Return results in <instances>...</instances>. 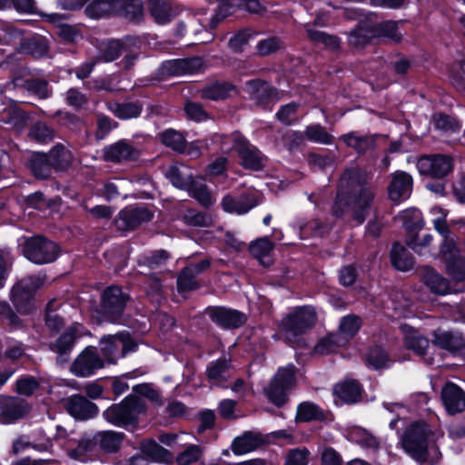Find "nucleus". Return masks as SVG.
<instances>
[{"label": "nucleus", "mask_w": 465, "mask_h": 465, "mask_svg": "<svg viewBox=\"0 0 465 465\" xmlns=\"http://www.w3.org/2000/svg\"><path fill=\"white\" fill-rule=\"evenodd\" d=\"M235 93L233 85L228 83H216L203 90V97L213 101L223 100Z\"/></svg>", "instance_id": "obj_42"}, {"label": "nucleus", "mask_w": 465, "mask_h": 465, "mask_svg": "<svg viewBox=\"0 0 465 465\" xmlns=\"http://www.w3.org/2000/svg\"><path fill=\"white\" fill-rule=\"evenodd\" d=\"M361 327V319L355 315L344 316L340 323L339 332L346 342L350 338L354 336Z\"/></svg>", "instance_id": "obj_48"}, {"label": "nucleus", "mask_w": 465, "mask_h": 465, "mask_svg": "<svg viewBox=\"0 0 465 465\" xmlns=\"http://www.w3.org/2000/svg\"><path fill=\"white\" fill-rule=\"evenodd\" d=\"M144 411V401L135 396H129L120 404H114L106 409L103 416L111 424L122 427L135 424L138 416Z\"/></svg>", "instance_id": "obj_5"}, {"label": "nucleus", "mask_w": 465, "mask_h": 465, "mask_svg": "<svg viewBox=\"0 0 465 465\" xmlns=\"http://www.w3.org/2000/svg\"><path fill=\"white\" fill-rule=\"evenodd\" d=\"M153 213L143 205L129 206L122 210L115 220V226L120 231H130L143 223L151 221Z\"/></svg>", "instance_id": "obj_14"}, {"label": "nucleus", "mask_w": 465, "mask_h": 465, "mask_svg": "<svg viewBox=\"0 0 465 465\" xmlns=\"http://www.w3.org/2000/svg\"><path fill=\"white\" fill-rule=\"evenodd\" d=\"M305 136L308 140L322 144L332 143V136L320 124L308 126L305 131Z\"/></svg>", "instance_id": "obj_54"}, {"label": "nucleus", "mask_w": 465, "mask_h": 465, "mask_svg": "<svg viewBox=\"0 0 465 465\" xmlns=\"http://www.w3.org/2000/svg\"><path fill=\"white\" fill-rule=\"evenodd\" d=\"M165 176L173 186L184 190H186L193 181L189 167L183 163H176L170 166L165 173Z\"/></svg>", "instance_id": "obj_32"}, {"label": "nucleus", "mask_w": 465, "mask_h": 465, "mask_svg": "<svg viewBox=\"0 0 465 465\" xmlns=\"http://www.w3.org/2000/svg\"><path fill=\"white\" fill-rule=\"evenodd\" d=\"M420 174L433 178H443L453 169V160L445 154L425 155L417 162Z\"/></svg>", "instance_id": "obj_11"}, {"label": "nucleus", "mask_w": 465, "mask_h": 465, "mask_svg": "<svg viewBox=\"0 0 465 465\" xmlns=\"http://www.w3.org/2000/svg\"><path fill=\"white\" fill-rule=\"evenodd\" d=\"M321 417V410L312 402H302L298 406L296 419L300 421H309Z\"/></svg>", "instance_id": "obj_55"}, {"label": "nucleus", "mask_w": 465, "mask_h": 465, "mask_svg": "<svg viewBox=\"0 0 465 465\" xmlns=\"http://www.w3.org/2000/svg\"><path fill=\"white\" fill-rule=\"evenodd\" d=\"M421 280L423 283L434 293L445 295L451 292L449 282L433 269H423Z\"/></svg>", "instance_id": "obj_31"}, {"label": "nucleus", "mask_w": 465, "mask_h": 465, "mask_svg": "<svg viewBox=\"0 0 465 465\" xmlns=\"http://www.w3.org/2000/svg\"><path fill=\"white\" fill-rule=\"evenodd\" d=\"M257 204L258 202L253 193H244L239 196L227 194L222 200V207L224 212L238 215L248 213Z\"/></svg>", "instance_id": "obj_22"}, {"label": "nucleus", "mask_w": 465, "mask_h": 465, "mask_svg": "<svg viewBox=\"0 0 465 465\" xmlns=\"http://www.w3.org/2000/svg\"><path fill=\"white\" fill-rule=\"evenodd\" d=\"M143 453L153 461H166L171 458L170 452L153 440L142 444Z\"/></svg>", "instance_id": "obj_46"}, {"label": "nucleus", "mask_w": 465, "mask_h": 465, "mask_svg": "<svg viewBox=\"0 0 465 465\" xmlns=\"http://www.w3.org/2000/svg\"><path fill=\"white\" fill-rule=\"evenodd\" d=\"M262 434L254 431H245L236 437L232 442V450L235 455H244L255 450L264 443Z\"/></svg>", "instance_id": "obj_24"}, {"label": "nucleus", "mask_w": 465, "mask_h": 465, "mask_svg": "<svg viewBox=\"0 0 465 465\" xmlns=\"http://www.w3.org/2000/svg\"><path fill=\"white\" fill-rule=\"evenodd\" d=\"M48 155L49 161L55 170H65L74 161L72 152L63 144L54 146Z\"/></svg>", "instance_id": "obj_36"}, {"label": "nucleus", "mask_w": 465, "mask_h": 465, "mask_svg": "<svg viewBox=\"0 0 465 465\" xmlns=\"http://www.w3.org/2000/svg\"><path fill=\"white\" fill-rule=\"evenodd\" d=\"M430 213L432 216L431 222L434 229L443 237L440 252L446 262L447 271L454 281L461 282L465 280V259L461 256L456 242L450 235L446 222L448 212L440 206H433L430 208Z\"/></svg>", "instance_id": "obj_2"}, {"label": "nucleus", "mask_w": 465, "mask_h": 465, "mask_svg": "<svg viewBox=\"0 0 465 465\" xmlns=\"http://www.w3.org/2000/svg\"><path fill=\"white\" fill-rule=\"evenodd\" d=\"M342 140L347 145L353 147L358 152H364L371 144V142L367 137L356 135L354 133L344 134Z\"/></svg>", "instance_id": "obj_61"}, {"label": "nucleus", "mask_w": 465, "mask_h": 465, "mask_svg": "<svg viewBox=\"0 0 465 465\" xmlns=\"http://www.w3.org/2000/svg\"><path fill=\"white\" fill-rule=\"evenodd\" d=\"M67 411L77 420H88L94 417L97 407L83 396L74 395L70 397L66 402Z\"/></svg>", "instance_id": "obj_23"}, {"label": "nucleus", "mask_w": 465, "mask_h": 465, "mask_svg": "<svg viewBox=\"0 0 465 465\" xmlns=\"http://www.w3.org/2000/svg\"><path fill=\"white\" fill-rule=\"evenodd\" d=\"M211 319L225 328H238L245 322V315L226 308H215L210 311Z\"/></svg>", "instance_id": "obj_26"}, {"label": "nucleus", "mask_w": 465, "mask_h": 465, "mask_svg": "<svg viewBox=\"0 0 465 465\" xmlns=\"http://www.w3.org/2000/svg\"><path fill=\"white\" fill-rule=\"evenodd\" d=\"M366 362L373 369H381L388 367L389 358L382 348L375 347L371 349L367 354Z\"/></svg>", "instance_id": "obj_53"}, {"label": "nucleus", "mask_w": 465, "mask_h": 465, "mask_svg": "<svg viewBox=\"0 0 465 465\" xmlns=\"http://www.w3.org/2000/svg\"><path fill=\"white\" fill-rule=\"evenodd\" d=\"M138 156L139 151L125 140H120L104 149V160L113 163L132 161Z\"/></svg>", "instance_id": "obj_21"}, {"label": "nucleus", "mask_w": 465, "mask_h": 465, "mask_svg": "<svg viewBox=\"0 0 465 465\" xmlns=\"http://www.w3.org/2000/svg\"><path fill=\"white\" fill-rule=\"evenodd\" d=\"M30 136L39 143H47L54 137V132L44 123L35 124L30 130Z\"/></svg>", "instance_id": "obj_60"}, {"label": "nucleus", "mask_w": 465, "mask_h": 465, "mask_svg": "<svg viewBox=\"0 0 465 465\" xmlns=\"http://www.w3.org/2000/svg\"><path fill=\"white\" fill-rule=\"evenodd\" d=\"M77 331V326L68 328L67 331L51 345V350L57 353L61 360L64 361L65 359H63V357L72 351Z\"/></svg>", "instance_id": "obj_37"}, {"label": "nucleus", "mask_w": 465, "mask_h": 465, "mask_svg": "<svg viewBox=\"0 0 465 465\" xmlns=\"http://www.w3.org/2000/svg\"><path fill=\"white\" fill-rule=\"evenodd\" d=\"M434 127L445 134H452L460 131V124L452 117L442 114L433 116Z\"/></svg>", "instance_id": "obj_49"}, {"label": "nucleus", "mask_w": 465, "mask_h": 465, "mask_svg": "<svg viewBox=\"0 0 465 465\" xmlns=\"http://www.w3.org/2000/svg\"><path fill=\"white\" fill-rule=\"evenodd\" d=\"M251 37L252 34L248 30L241 31L230 38L228 45L233 52H242Z\"/></svg>", "instance_id": "obj_63"}, {"label": "nucleus", "mask_w": 465, "mask_h": 465, "mask_svg": "<svg viewBox=\"0 0 465 465\" xmlns=\"http://www.w3.org/2000/svg\"><path fill=\"white\" fill-rule=\"evenodd\" d=\"M221 4L216 15L211 21V26L215 27L218 21L226 17L234 7H239L252 14H261L265 10L257 0H218Z\"/></svg>", "instance_id": "obj_18"}, {"label": "nucleus", "mask_w": 465, "mask_h": 465, "mask_svg": "<svg viewBox=\"0 0 465 465\" xmlns=\"http://www.w3.org/2000/svg\"><path fill=\"white\" fill-rule=\"evenodd\" d=\"M346 343L340 334L331 333L321 339L314 347V351L317 354L324 355L333 352L338 347Z\"/></svg>", "instance_id": "obj_44"}, {"label": "nucleus", "mask_w": 465, "mask_h": 465, "mask_svg": "<svg viewBox=\"0 0 465 465\" xmlns=\"http://www.w3.org/2000/svg\"><path fill=\"white\" fill-rule=\"evenodd\" d=\"M433 342L437 346L448 351H455L461 345V341L459 336L442 331L434 332Z\"/></svg>", "instance_id": "obj_47"}, {"label": "nucleus", "mask_w": 465, "mask_h": 465, "mask_svg": "<svg viewBox=\"0 0 465 465\" xmlns=\"http://www.w3.org/2000/svg\"><path fill=\"white\" fill-rule=\"evenodd\" d=\"M209 265V261L203 260L198 264H191L185 267L177 279V286L179 292H183L198 288L199 285L195 280V277L197 274L207 269Z\"/></svg>", "instance_id": "obj_25"}, {"label": "nucleus", "mask_w": 465, "mask_h": 465, "mask_svg": "<svg viewBox=\"0 0 465 465\" xmlns=\"http://www.w3.org/2000/svg\"><path fill=\"white\" fill-rule=\"evenodd\" d=\"M273 249L272 242L268 237H262L252 242L250 252L262 265L271 263V252Z\"/></svg>", "instance_id": "obj_38"}, {"label": "nucleus", "mask_w": 465, "mask_h": 465, "mask_svg": "<svg viewBox=\"0 0 465 465\" xmlns=\"http://www.w3.org/2000/svg\"><path fill=\"white\" fill-rule=\"evenodd\" d=\"M374 37H385L394 42L401 39V35L398 31L397 23L385 21L378 23L370 18L367 22L361 24L350 33L348 41L350 45L361 46Z\"/></svg>", "instance_id": "obj_4"}, {"label": "nucleus", "mask_w": 465, "mask_h": 465, "mask_svg": "<svg viewBox=\"0 0 465 465\" xmlns=\"http://www.w3.org/2000/svg\"><path fill=\"white\" fill-rule=\"evenodd\" d=\"M452 84L458 89L465 88V62L453 64L450 71Z\"/></svg>", "instance_id": "obj_64"}, {"label": "nucleus", "mask_w": 465, "mask_h": 465, "mask_svg": "<svg viewBox=\"0 0 465 465\" xmlns=\"http://www.w3.org/2000/svg\"><path fill=\"white\" fill-rule=\"evenodd\" d=\"M161 141L166 146H169L176 151H182L184 148V137L181 133L173 129H169L162 133Z\"/></svg>", "instance_id": "obj_57"}, {"label": "nucleus", "mask_w": 465, "mask_h": 465, "mask_svg": "<svg viewBox=\"0 0 465 465\" xmlns=\"http://www.w3.org/2000/svg\"><path fill=\"white\" fill-rule=\"evenodd\" d=\"M412 177L401 171L391 174V181L388 185V194L391 201L401 203L407 200L412 192Z\"/></svg>", "instance_id": "obj_19"}, {"label": "nucleus", "mask_w": 465, "mask_h": 465, "mask_svg": "<svg viewBox=\"0 0 465 465\" xmlns=\"http://www.w3.org/2000/svg\"><path fill=\"white\" fill-rule=\"evenodd\" d=\"M110 109L115 116L124 120L137 117L142 112V106L138 103L113 104Z\"/></svg>", "instance_id": "obj_45"}, {"label": "nucleus", "mask_w": 465, "mask_h": 465, "mask_svg": "<svg viewBox=\"0 0 465 465\" xmlns=\"http://www.w3.org/2000/svg\"><path fill=\"white\" fill-rule=\"evenodd\" d=\"M151 15L157 24L164 25L176 15L172 0H148Z\"/></svg>", "instance_id": "obj_28"}, {"label": "nucleus", "mask_w": 465, "mask_h": 465, "mask_svg": "<svg viewBox=\"0 0 465 465\" xmlns=\"http://www.w3.org/2000/svg\"><path fill=\"white\" fill-rule=\"evenodd\" d=\"M118 3V13H124L130 19H139L143 15L142 0H121Z\"/></svg>", "instance_id": "obj_50"}, {"label": "nucleus", "mask_w": 465, "mask_h": 465, "mask_svg": "<svg viewBox=\"0 0 465 465\" xmlns=\"http://www.w3.org/2000/svg\"><path fill=\"white\" fill-rule=\"evenodd\" d=\"M294 366L279 369L269 387L265 390L268 399L276 406H282L287 400V391L294 384Z\"/></svg>", "instance_id": "obj_10"}, {"label": "nucleus", "mask_w": 465, "mask_h": 465, "mask_svg": "<svg viewBox=\"0 0 465 465\" xmlns=\"http://www.w3.org/2000/svg\"><path fill=\"white\" fill-rule=\"evenodd\" d=\"M137 44V37L125 36L121 39H110L99 45L98 54L95 55L99 63H110L117 59L124 52L134 48Z\"/></svg>", "instance_id": "obj_15"}, {"label": "nucleus", "mask_w": 465, "mask_h": 465, "mask_svg": "<svg viewBox=\"0 0 465 465\" xmlns=\"http://www.w3.org/2000/svg\"><path fill=\"white\" fill-rule=\"evenodd\" d=\"M309 451L306 449H293L286 455L285 465H307Z\"/></svg>", "instance_id": "obj_62"}, {"label": "nucleus", "mask_w": 465, "mask_h": 465, "mask_svg": "<svg viewBox=\"0 0 465 465\" xmlns=\"http://www.w3.org/2000/svg\"><path fill=\"white\" fill-rule=\"evenodd\" d=\"M42 284L37 276H29L18 282L12 289V301L20 312L30 311V302L35 290Z\"/></svg>", "instance_id": "obj_12"}, {"label": "nucleus", "mask_w": 465, "mask_h": 465, "mask_svg": "<svg viewBox=\"0 0 465 465\" xmlns=\"http://www.w3.org/2000/svg\"><path fill=\"white\" fill-rule=\"evenodd\" d=\"M210 382L216 386H223L232 374V368L225 359H219L211 362L206 370Z\"/></svg>", "instance_id": "obj_29"}, {"label": "nucleus", "mask_w": 465, "mask_h": 465, "mask_svg": "<svg viewBox=\"0 0 465 465\" xmlns=\"http://www.w3.org/2000/svg\"><path fill=\"white\" fill-rule=\"evenodd\" d=\"M367 181L368 175L359 168H351L343 173L332 210L336 217L351 211L358 224L364 222L375 196L374 187Z\"/></svg>", "instance_id": "obj_1"}, {"label": "nucleus", "mask_w": 465, "mask_h": 465, "mask_svg": "<svg viewBox=\"0 0 465 465\" xmlns=\"http://www.w3.org/2000/svg\"><path fill=\"white\" fill-rule=\"evenodd\" d=\"M189 194L202 206L208 208L215 203V197L208 190L206 184L199 181H193L186 189Z\"/></svg>", "instance_id": "obj_39"}, {"label": "nucleus", "mask_w": 465, "mask_h": 465, "mask_svg": "<svg viewBox=\"0 0 465 465\" xmlns=\"http://www.w3.org/2000/svg\"><path fill=\"white\" fill-rule=\"evenodd\" d=\"M124 434L113 430L104 431L100 434V443L107 451H115L123 441Z\"/></svg>", "instance_id": "obj_51"}, {"label": "nucleus", "mask_w": 465, "mask_h": 465, "mask_svg": "<svg viewBox=\"0 0 465 465\" xmlns=\"http://www.w3.org/2000/svg\"><path fill=\"white\" fill-rule=\"evenodd\" d=\"M104 366V360L97 355L95 349L87 347L74 361L71 371L79 377H88Z\"/></svg>", "instance_id": "obj_16"}, {"label": "nucleus", "mask_w": 465, "mask_h": 465, "mask_svg": "<svg viewBox=\"0 0 465 465\" xmlns=\"http://www.w3.org/2000/svg\"><path fill=\"white\" fill-rule=\"evenodd\" d=\"M24 255L36 264L49 263L56 260L59 248L56 243L36 236L27 239L23 248Z\"/></svg>", "instance_id": "obj_8"}, {"label": "nucleus", "mask_w": 465, "mask_h": 465, "mask_svg": "<svg viewBox=\"0 0 465 465\" xmlns=\"http://www.w3.org/2000/svg\"><path fill=\"white\" fill-rule=\"evenodd\" d=\"M316 322V312L313 307L306 306L295 309L282 322V328L289 340L311 329Z\"/></svg>", "instance_id": "obj_9"}, {"label": "nucleus", "mask_w": 465, "mask_h": 465, "mask_svg": "<svg viewBox=\"0 0 465 465\" xmlns=\"http://www.w3.org/2000/svg\"><path fill=\"white\" fill-rule=\"evenodd\" d=\"M104 364L114 363L128 352L135 351L137 345L128 333L107 335L100 341Z\"/></svg>", "instance_id": "obj_7"}, {"label": "nucleus", "mask_w": 465, "mask_h": 465, "mask_svg": "<svg viewBox=\"0 0 465 465\" xmlns=\"http://www.w3.org/2000/svg\"><path fill=\"white\" fill-rule=\"evenodd\" d=\"M405 346L419 355H423L429 346L428 340L418 331L406 324L401 325Z\"/></svg>", "instance_id": "obj_34"}, {"label": "nucleus", "mask_w": 465, "mask_h": 465, "mask_svg": "<svg viewBox=\"0 0 465 465\" xmlns=\"http://www.w3.org/2000/svg\"><path fill=\"white\" fill-rule=\"evenodd\" d=\"M333 394L341 402L354 403L361 400V388L356 381H344L334 386Z\"/></svg>", "instance_id": "obj_30"}, {"label": "nucleus", "mask_w": 465, "mask_h": 465, "mask_svg": "<svg viewBox=\"0 0 465 465\" xmlns=\"http://www.w3.org/2000/svg\"><path fill=\"white\" fill-rule=\"evenodd\" d=\"M308 37L314 43H322L325 46L335 49L339 46V41L335 36L327 35L322 31L312 28L307 29Z\"/></svg>", "instance_id": "obj_59"}, {"label": "nucleus", "mask_w": 465, "mask_h": 465, "mask_svg": "<svg viewBox=\"0 0 465 465\" xmlns=\"http://www.w3.org/2000/svg\"><path fill=\"white\" fill-rule=\"evenodd\" d=\"M213 143H218L223 151H235L238 154L241 165L245 169L258 171L263 167V155L241 134L233 133L229 136L216 134L213 136Z\"/></svg>", "instance_id": "obj_3"}, {"label": "nucleus", "mask_w": 465, "mask_h": 465, "mask_svg": "<svg viewBox=\"0 0 465 465\" xmlns=\"http://www.w3.org/2000/svg\"><path fill=\"white\" fill-rule=\"evenodd\" d=\"M349 440L357 443L361 447L375 450L379 447L378 440L368 430L361 427L351 428L346 434Z\"/></svg>", "instance_id": "obj_35"}, {"label": "nucleus", "mask_w": 465, "mask_h": 465, "mask_svg": "<svg viewBox=\"0 0 465 465\" xmlns=\"http://www.w3.org/2000/svg\"><path fill=\"white\" fill-rule=\"evenodd\" d=\"M430 430L425 423H413L405 430L401 439L404 450L417 461L427 458Z\"/></svg>", "instance_id": "obj_6"}, {"label": "nucleus", "mask_w": 465, "mask_h": 465, "mask_svg": "<svg viewBox=\"0 0 465 465\" xmlns=\"http://www.w3.org/2000/svg\"><path fill=\"white\" fill-rule=\"evenodd\" d=\"M397 219L407 231L420 230L424 226V220L420 210L408 208L401 212Z\"/></svg>", "instance_id": "obj_40"}, {"label": "nucleus", "mask_w": 465, "mask_h": 465, "mask_svg": "<svg viewBox=\"0 0 465 465\" xmlns=\"http://www.w3.org/2000/svg\"><path fill=\"white\" fill-rule=\"evenodd\" d=\"M42 284L37 276H29L18 282L12 289V301L20 312L30 311V302L35 290Z\"/></svg>", "instance_id": "obj_13"}, {"label": "nucleus", "mask_w": 465, "mask_h": 465, "mask_svg": "<svg viewBox=\"0 0 465 465\" xmlns=\"http://www.w3.org/2000/svg\"><path fill=\"white\" fill-rule=\"evenodd\" d=\"M27 411V407L19 399H6L0 409V422L10 424L22 418Z\"/></svg>", "instance_id": "obj_27"}, {"label": "nucleus", "mask_w": 465, "mask_h": 465, "mask_svg": "<svg viewBox=\"0 0 465 465\" xmlns=\"http://www.w3.org/2000/svg\"><path fill=\"white\" fill-rule=\"evenodd\" d=\"M185 223L193 226H209L213 223L211 215L197 212L194 210H189L183 216Z\"/></svg>", "instance_id": "obj_58"}, {"label": "nucleus", "mask_w": 465, "mask_h": 465, "mask_svg": "<svg viewBox=\"0 0 465 465\" xmlns=\"http://www.w3.org/2000/svg\"><path fill=\"white\" fill-rule=\"evenodd\" d=\"M25 51L35 58H41L47 54L48 44L45 38H33L25 44Z\"/></svg>", "instance_id": "obj_56"}, {"label": "nucleus", "mask_w": 465, "mask_h": 465, "mask_svg": "<svg viewBox=\"0 0 465 465\" xmlns=\"http://www.w3.org/2000/svg\"><path fill=\"white\" fill-rule=\"evenodd\" d=\"M120 0H93L85 8L86 15L91 18H101L113 14H118Z\"/></svg>", "instance_id": "obj_33"}, {"label": "nucleus", "mask_w": 465, "mask_h": 465, "mask_svg": "<svg viewBox=\"0 0 465 465\" xmlns=\"http://www.w3.org/2000/svg\"><path fill=\"white\" fill-rule=\"evenodd\" d=\"M203 453V450L200 446L195 444H189L183 451H181L176 457V462L178 465H191L196 462Z\"/></svg>", "instance_id": "obj_52"}, {"label": "nucleus", "mask_w": 465, "mask_h": 465, "mask_svg": "<svg viewBox=\"0 0 465 465\" xmlns=\"http://www.w3.org/2000/svg\"><path fill=\"white\" fill-rule=\"evenodd\" d=\"M30 167L35 177L45 179L51 175L53 165L48 154L35 153L30 160Z\"/></svg>", "instance_id": "obj_43"}, {"label": "nucleus", "mask_w": 465, "mask_h": 465, "mask_svg": "<svg viewBox=\"0 0 465 465\" xmlns=\"http://www.w3.org/2000/svg\"><path fill=\"white\" fill-rule=\"evenodd\" d=\"M393 266L399 271H409L413 266V259L407 250L400 243H394L391 252Z\"/></svg>", "instance_id": "obj_41"}, {"label": "nucleus", "mask_w": 465, "mask_h": 465, "mask_svg": "<svg viewBox=\"0 0 465 465\" xmlns=\"http://www.w3.org/2000/svg\"><path fill=\"white\" fill-rule=\"evenodd\" d=\"M441 401L450 414L460 413L465 409V392L453 382H448L442 388Z\"/></svg>", "instance_id": "obj_20"}, {"label": "nucleus", "mask_w": 465, "mask_h": 465, "mask_svg": "<svg viewBox=\"0 0 465 465\" xmlns=\"http://www.w3.org/2000/svg\"><path fill=\"white\" fill-rule=\"evenodd\" d=\"M103 310L108 321L116 322L122 315L126 298L119 287L112 286L107 288L102 296Z\"/></svg>", "instance_id": "obj_17"}]
</instances>
